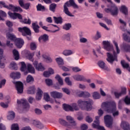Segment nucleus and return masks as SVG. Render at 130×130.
Here are the masks:
<instances>
[{"instance_id":"obj_15","label":"nucleus","mask_w":130,"mask_h":130,"mask_svg":"<svg viewBox=\"0 0 130 130\" xmlns=\"http://www.w3.org/2000/svg\"><path fill=\"white\" fill-rule=\"evenodd\" d=\"M107 60L111 64H113V62L114 61V56L109 52L107 53Z\"/></svg>"},{"instance_id":"obj_57","label":"nucleus","mask_w":130,"mask_h":130,"mask_svg":"<svg viewBox=\"0 0 130 130\" xmlns=\"http://www.w3.org/2000/svg\"><path fill=\"white\" fill-rule=\"evenodd\" d=\"M44 58L46 59V62L50 63L52 62V59L50 57L47 56H43Z\"/></svg>"},{"instance_id":"obj_38","label":"nucleus","mask_w":130,"mask_h":130,"mask_svg":"<svg viewBox=\"0 0 130 130\" xmlns=\"http://www.w3.org/2000/svg\"><path fill=\"white\" fill-rule=\"evenodd\" d=\"M72 27V24L71 23H66L64 25H63L62 28L64 30H66V31H68L71 29Z\"/></svg>"},{"instance_id":"obj_2","label":"nucleus","mask_w":130,"mask_h":130,"mask_svg":"<svg viewBox=\"0 0 130 130\" xmlns=\"http://www.w3.org/2000/svg\"><path fill=\"white\" fill-rule=\"evenodd\" d=\"M78 106L81 108V109H85L87 111H90L92 109V104H93V101L92 100H88V101H82L79 100L77 102Z\"/></svg>"},{"instance_id":"obj_53","label":"nucleus","mask_w":130,"mask_h":130,"mask_svg":"<svg viewBox=\"0 0 130 130\" xmlns=\"http://www.w3.org/2000/svg\"><path fill=\"white\" fill-rule=\"evenodd\" d=\"M20 22L24 24H28V25L31 24V20L30 19H27V18H25L23 20L20 21Z\"/></svg>"},{"instance_id":"obj_1","label":"nucleus","mask_w":130,"mask_h":130,"mask_svg":"<svg viewBox=\"0 0 130 130\" xmlns=\"http://www.w3.org/2000/svg\"><path fill=\"white\" fill-rule=\"evenodd\" d=\"M70 7H72L73 9H79V6L76 5L74 0H69V1L67 2L63 6L64 8V13L67 16H69V17H74V15L72 14L70 11H69V8Z\"/></svg>"},{"instance_id":"obj_26","label":"nucleus","mask_w":130,"mask_h":130,"mask_svg":"<svg viewBox=\"0 0 130 130\" xmlns=\"http://www.w3.org/2000/svg\"><path fill=\"white\" fill-rule=\"evenodd\" d=\"M106 13H111L112 16H114V6H112L110 8H105Z\"/></svg>"},{"instance_id":"obj_42","label":"nucleus","mask_w":130,"mask_h":130,"mask_svg":"<svg viewBox=\"0 0 130 130\" xmlns=\"http://www.w3.org/2000/svg\"><path fill=\"white\" fill-rule=\"evenodd\" d=\"M27 83H33L34 82V78L32 76L29 75L26 77Z\"/></svg>"},{"instance_id":"obj_12","label":"nucleus","mask_w":130,"mask_h":130,"mask_svg":"<svg viewBox=\"0 0 130 130\" xmlns=\"http://www.w3.org/2000/svg\"><path fill=\"white\" fill-rule=\"evenodd\" d=\"M15 45L17 46V48H22L23 45H24V40L21 38H18L15 41Z\"/></svg>"},{"instance_id":"obj_20","label":"nucleus","mask_w":130,"mask_h":130,"mask_svg":"<svg viewBox=\"0 0 130 130\" xmlns=\"http://www.w3.org/2000/svg\"><path fill=\"white\" fill-rule=\"evenodd\" d=\"M48 39H49V37L47 34H44L41 36L39 38V41H43V42H46V41H48Z\"/></svg>"},{"instance_id":"obj_41","label":"nucleus","mask_w":130,"mask_h":130,"mask_svg":"<svg viewBox=\"0 0 130 130\" xmlns=\"http://www.w3.org/2000/svg\"><path fill=\"white\" fill-rule=\"evenodd\" d=\"M7 37H8V39H10L12 41H15L17 40V38L15 35H13L12 34H9L7 35Z\"/></svg>"},{"instance_id":"obj_60","label":"nucleus","mask_w":130,"mask_h":130,"mask_svg":"<svg viewBox=\"0 0 130 130\" xmlns=\"http://www.w3.org/2000/svg\"><path fill=\"white\" fill-rule=\"evenodd\" d=\"M46 84L47 86H51L52 85V80L49 79H47L45 80Z\"/></svg>"},{"instance_id":"obj_9","label":"nucleus","mask_w":130,"mask_h":130,"mask_svg":"<svg viewBox=\"0 0 130 130\" xmlns=\"http://www.w3.org/2000/svg\"><path fill=\"white\" fill-rule=\"evenodd\" d=\"M104 48L107 51H111L113 50V46L111 44V43L108 41H104L103 42Z\"/></svg>"},{"instance_id":"obj_34","label":"nucleus","mask_w":130,"mask_h":130,"mask_svg":"<svg viewBox=\"0 0 130 130\" xmlns=\"http://www.w3.org/2000/svg\"><path fill=\"white\" fill-rule=\"evenodd\" d=\"M37 11L44 12V11H45V7L44 6H42V5H41V4H39L37 6Z\"/></svg>"},{"instance_id":"obj_10","label":"nucleus","mask_w":130,"mask_h":130,"mask_svg":"<svg viewBox=\"0 0 130 130\" xmlns=\"http://www.w3.org/2000/svg\"><path fill=\"white\" fill-rule=\"evenodd\" d=\"M50 96L54 99H60L62 97V93L56 91H53L50 92Z\"/></svg>"},{"instance_id":"obj_63","label":"nucleus","mask_w":130,"mask_h":130,"mask_svg":"<svg viewBox=\"0 0 130 130\" xmlns=\"http://www.w3.org/2000/svg\"><path fill=\"white\" fill-rule=\"evenodd\" d=\"M22 8L25 10H28L29 8H30V3L24 4Z\"/></svg>"},{"instance_id":"obj_18","label":"nucleus","mask_w":130,"mask_h":130,"mask_svg":"<svg viewBox=\"0 0 130 130\" xmlns=\"http://www.w3.org/2000/svg\"><path fill=\"white\" fill-rule=\"evenodd\" d=\"M121 127H122L123 130H130L129 123L126 121H122L121 123Z\"/></svg>"},{"instance_id":"obj_48","label":"nucleus","mask_w":130,"mask_h":130,"mask_svg":"<svg viewBox=\"0 0 130 130\" xmlns=\"http://www.w3.org/2000/svg\"><path fill=\"white\" fill-rule=\"evenodd\" d=\"M123 48L125 51H130V45L128 44H123Z\"/></svg>"},{"instance_id":"obj_31","label":"nucleus","mask_w":130,"mask_h":130,"mask_svg":"<svg viewBox=\"0 0 130 130\" xmlns=\"http://www.w3.org/2000/svg\"><path fill=\"white\" fill-rule=\"evenodd\" d=\"M27 70L28 72L31 74H35V69H34V67L30 63L27 64Z\"/></svg>"},{"instance_id":"obj_17","label":"nucleus","mask_w":130,"mask_h":130,"mask_svg":"<svg viewBox=\"0 0 130 130\" xmlns=\"http://www.w3.org/2000/svg\"><path fill=\"white\" fill-rule=\"evenodd\" d=\"M59 122L62 125H63L64 126H67V127H68V128H73V126L69 125L68 122L62 119H59Z\"/></svg>"},{"instance_id":"obj_50","label":"nucleus","mask_w":130,"mask_h":130,"mask_svg":"<svg viewBox=\"0 0 130 130\" xmlns=\"http://www.w3.org/2000/svg\"><path fill=\"white\" fill-rule=\"evenodd\" d=\"M0 5H2L3 7V8H5V9H7L8 10H10L11 7V4H10L9 6H7L6 3L3 1L0 2Z\"/></svg>"},{"instance_id":"obj_39","label":"nucleus","mask_w":130,"mask_h":130,"mask_svg":"<svg viewBox=\"0 0 130 130\" xmlns=\"http://www.w3.org/2000/svg\"><path fill=\"white\" fill-rule=\"evenodd\" d=\"M17 13H12L11 12H8V15L13 20H16L17 19Z\"/></svg>"},{"instance_id":"obj_51","label":"nucleus","mask_w":130,"mask_h":130,"mask_svg":"<svg viewBox=\"0 0 130 130\" xmlns=\"http://www.w3.org/2000/svg\"><path fill=\"white\" fill-rule=\"evenodd\" d=\"M21 67L20 68V71L21 72H25L26 71V63L25 62H21Z\"/></svg>"},{"instance_id":"obj_22","label":"nucleus","mask_w":130,"mask_h":130,"mask_svg":"<svg viewBox=\"0 0 130 130\" xmlns=\"http://www.w3.org/2000/svg\"><path fill=\"white\" fill-rule=\"evenodd\" d=\"M10 77L14 80L20 79L21 78V73L20 72H13L11 74Z\"/></svg>"},{"instance_id":"obj_13","label":"nucleus","mask_w":130,"mask_h":130,"mask_svg":"<svg viewBox=\"0 0 130 130\" xmlns=\"http://www.w3.org/2000/svg\"><path fill=\"white\" fill-rule=\"evenodd\" d=\"M17 104H22L24 108H29L30 107L29 103L26 100L21 99L20 101L17 100Z\"/></svg>"},{"instance_id":"obj_58","label":"nucleus","mask_w":130,"mask_h":130,"mask_svg":"<svg viewBox=\"0 0 130 130\" xmlns=\"http://www.w3.org/2000/svg\"><path fill=\"white\" fill-rule=\"evenodd\" d=\"M30 48L31 50H35L36 48H37L36 44H35V43H31L30 44Z\"/></svg>"},{"instance_id":"obj_7","label":"nucleus","mask_w":130,"mask_h":130,"mask_svg":"<svg viewBox=\"0 0 130 130\" xmlns=\"http://www.w3.org/2000/svg\"><path fill=\"white\" fill-rule=\"evenodd\" d=\"M18 31L22 33L23 36H27V35L28 36H31V30L26 26L22 28L19 27Z\"/></svg>"},{"instance_id":"obj_5","label":"nucleus","mask_w":130,"mask_h":130,"mask_svg":"<svg viewBox=\"0 0 130 130\" xmlns=\"http://www.w3.org/2000/svg\"><path fill=\"white\" fill-rule=\"evenodd\" d=\"M63 109L65 111H74V110H76L77 111L79 110V107H78V106L76 103L73 104L72 106L63 104Z\"/></svg>"},{"instance_id":"obj_3","label":"nucleus","mask_w":130,"mask_h":130,"mask_svg":"<svg viewBox=\"0 0 130 130\" xmlns=\"http://www.w3.org/2000/svg\"><path fill=\"white\" fill-rule=\"evenodd\" d=\"M102 107L106 108L107 112L112 113L113 116H114V102H105L102 104Z\"/></svg>"},{"instance_id":"obj_14","label":"nucleus","mask_w":130,"mask_h":130,"mask_svg":"<svg viewBox=\"0 0 130 130\" xmlns=\"http://www.w3.org/2000/svg\"><path fill=\"white\" fill-rule=\"evenodd\" d=\"M73 78L75 81H79L80 82H86V78L83 75H76L73 76Z\"/></svg>"},{"instance_id":"obj_35","label":"nucleus","mask_w":130,"mask_h":130,"mask_svg":"<svg viewBox=\"0 0 130 130\" xmlns=\"http://www.w3.org/2000/svg\"><path fill=\"white\" fill-rule=\"evenodd\" d=\"M55 79L58 81L59 85H60L61 86H62V85H63V81L59 75H57L56 76Z\"/></svg>"},{"instance_id":"obj_25","label":"nucleus","mask_w":130,"mask_h":130,"mask_svg":"<svg viewBox=\"0 0 130 130\" xmlns=\"http://www.w3.org/2000/svg\"><path fill=\"white\" fill-rule=\"evenodd\" d=\"M120 12H121L122 14L125 15V16H127V15H128V9L124 5H123L121 7Z\"/></svg>"},{"instance_id":"obj_56","label":"nucleus","mask_w":130,"mask_h":130,"mask_svg":"<svg viewBox=\"0 0 130 130\" xmlns=\"http://www.w3.org/2000/svg\"><path fill=\"white\" fill-rule=\"evenodd\" d=\"M19 125L17 124H13L11 126V130H19Z\"/></svg>"},{"instance_id":"obj_27","label":"nucleus","mask_w":130,"mask_h":130,"mask_svg":"<svg viewBox=\"0 0 130 130\" xmlns=\"http://www.w3.org/2000/svg\"><path fill=\"white\" fill-rule=\"evenodd\" d=\"M13 54L14 55L15 60H18L20 58V54H19V51L16 49H13L12 51Z\"/></svg>"},{"instance_id":"obj_49","label":"nucleus","mask_w":130,"mask_h":130,"mask_svg":"<svg viewBox=\"0 0 130 130\" xmlns=\"http://www.w3.org/2000/svg\"><path fill=\"white\" fill-rule=\"evenodd\" d=\"M55 60L59 66H61L63 64V60L62 59V58H56Z\"/></svg>"},{"instance_id":"obj_62","label":"nucleus","mask_w":130,"mask_h":130,"mask_svg":"<svg viewBox=\"0 0 130 130\" xmlns=\"http://www.w3.org/2000/svg\"><path fill=\"white\" fill-rule=\"evenodd\" d=\"M125 103L126 104V105H129L130 104V98H128V96H126L125 98V99L124 100Z\"/></svg>"},{"instance_id":"obj_4","label":"nucleus","mask_w":130,"mask_h":130,"mask_svg":"<svg viewBox=\"0 0 130 130\" xmlns=\"http://www.w3.org/2000/svg\"><path fill=\"white\" fill-rule=\"evenodd\" d=\"M99 119H100V116H95V120L92 124V127L99 130H106L104 126H100V121Z\"/></svg>"},{"instance_id":"obj_52","label":"nucleus","mask_w":130,"mask_h":130,"mask_svg":"<svg viewBox=\"0 0 130 130\" xmlns=\"http://www.w3.org/2000/svg\"><path fill=\"white\" fill-rule=\"evenodd\" d=\"M93 97L94 99H100L101 96L100 95V93L97 92H94L93 93Z\"/></svg>"},{"instance_id":"obj_6","label":"nucleus","mask_w":130,"mask_h":130,"mask_svg":"<svg viewBox=\"0 0 130 130\" xmlns=\"http://www.w3.org/2000/svg\"><path fill=\"white\" fill-rule=\"evenodd\" d=\"M104 121L107 127L109 128H112V122L113 120L112 119V117L109 115H106L104 116Z\"/></svg>"},{"instance_id":"obj_11","label":"nucleus","mask_w":130,"mask_h":130,"mask_svg":"<svg viewBox=\"0 0 130 130\" xmlns=\"http://www.w3.org/2000/svg\"><path fill=\"white\" fill-rule=\"evenodd\" d=\"M33 64L37 71L43 72V71L45 70V68L42 66V64L41 63L38 64V61H37L34 62Z\"/></svg>"},{"instance_id":"obj_29","label":"nucleus","mask_w":130,"mask_h":130,"mask_svg":"<svg viewBox=\"0 0 130 130\" xmlns=\"http://www.w3.org/2000/svg\"><path fill=\"white\" fill-rule=\"evenodd\" d=\"M98 64L101 69H103V70H105L106 71H107V70H108V68L105 66V62H104V61H99L98 62Z\"/></svg>"},{"instance_id":"obj_21","label":"nucleus","mask_w":130,"mask_h":130,"mask_svg":"<svg viewBox=\"0 0 130 130\" xmlns=\"http://www.w3.org/2000/svg\"><path fill=\"white\" fill-rule=\"evenodd\" d=\"M42 94H43V91L40 88H38V91L36 96V100L38 101L40 100L41 98H42Z\"/></svg>"},{"instance_id":"obj_61","label":"nucleus","mask_w":130,"mask_h":130,"mask_svg":"<svg viewBox=\"0 0 130 130\" xmlns=\"http://www.w3.org/2000/svg\"><path fill=\"white\" fill-rule=\"evenodd\" d=\"M65 82L68 86H72V81L70 80V77H66L65 78Z\"/></svg>"},{"instance_id":"obj_54","label":"nucleus","mask_w":130,"mask_h":130,"mask_svg":"<svg viewBox=\"0 0 130 130\" xmlns=\"http://www.w3.org/2000/svg\"><path fill=\"white\" fill-rule=\"evenodd\" d=\"M114 96L116 99H119L120 97H121L122 94H121V92H114Z\"/></svg>"},{"instance_id":"obj_64","label":"nucleus","mask_w":130,"mask_h":130,"mask_svg":"<svg viewBox=\"0 0 130 130\" xmlns=\"http://www.w3.org/2000/svg\"><path fill=\"white\" fill-rule=\"evenodd\" d=\"M81 129L82 130L88 129V125H86L85 124H83L81 126Z\"/></svg>"},{"instance_id":"obj_55","label":"nucleus","mask_w":130,"mask_h":130,"mask_svg":"<svg viewBox=\"0 0 130 130\" xmlns=\"http://www.w3.org/2000/svg\"><path fill=\"white\" fill-rule=\"evenodd\" d=\"M6 58H5V57L0 58V68L1 69H4L5 68V63H4L3 62H2V60H5Z\"/></svg>"},{"instance_id":"obj_8","label":"nucleus","mask_w":130,"mask_h":130,"mask_svg":"<svg viewBox=\"0 0 130 130\" xmlns=\"http://www.w3.org/2000/svg\"><path fill=\"white\" fill-rule=\"evenodd\" d=\"M15 87L18 94H22L24 91V84L21 81L15 82Z\"/></svg>"},{"instance_id":"obj_40","label":"nucleus","mask_w":130,"mask_h":130,"mask_svg":"<svg viewBox=\"0 0 130 130\" xmlns=\"http://www.w3.org/2000/svg\"><path fill=\"white\" fill-rule=\"evenodd\" d=\"M62 53L65 56H69V55H71L73 53V51L71 50H65L63 51Z\"/></svg>"},{"instance_id":"obj_59","label":"nucleus","mask_w":130,"mask_h":130,"mask_svg":"<svg viewBox=\"0 0 130 130\" xmlns=\"http://www.w3.org/2000/svg\"><path fill=\"white\" fill-rule=\"evenodd\" d=\"M85 120L88 123H91V122H92V121H93V118H92V117H90V116H87L85 118Z\"/></svg>"},{"instance_id":"obj_45","label":"nucleus","mask_w":130,"mask_h":130,"mask_svg":"<svg viewBox=\"0 0 130 130\" xmlns=\"http://www.w3.org/2000/svg\"><path fill=\"white\" fill-rule=\"evenodd\" d=\"M10 69L12 70H18V66H17V63L15 62H12L10 64Z\"/></svg>"},{"instance_id":"obj_28","label":"nucleus","mask_w":130,"mask_h":130,"mask_svg":"<svg viewBox=\"0 0 130 130\" xmlns=\"http://www.w3.org/2000/svg\"><path fill=\"white\" fill-rule=\"evenodd\" d=\"M53 18L55 24H62V17L53 16Z\"/></svg>"},{"instance_id":"obj_37","label":"nucleus","mask_w":130,"mask_h":130,"mask_svg":"<svg viewBox=\"0 0 130 130\" xmlns=\"http://www.w3.org/2000/svg\"><path fill=\"white\" fill-rule=\"evenodd\" d=\"M27 94H35V87H29L27 90Z\"/></svg>"},{"instance_id":"obj_36","label":"nucleus","mask_w":130,"mask_h":130,"mask_svg":"<svg viewBox=\"0 0 130 130\" xmlns=\"http://www.w3.org/2000/svg\"><path fill=\"white\" fill-rule=\"evenodd\" d=\"M63 39L64 40H67V41H71V34L68 33L66 34L63 35L62 36Z\"/></svg>"},{"instance_id":"obj_19","label":"nucleus","mask_w":130,"mask_h":130,"mask_svg":"<svg viewBox=\"0 0 130 130\" xmlns=\"http://www.w3.org/2000/svg\"><path fill=\"white\" fill-rule=\"evenodd\" d=\"M32 28L35 33L38 34L39 32H40V30H39L40 26H39V25H38L36 22H34L32 23Z\"/></svg>"},{"instance_id":"obj_47","label":"nucleus","mask_w":130,"mask_h":130,"mask_svg":"<svg viewBox=\"0 0 130 130\" xmlns=\"http://www.w3.org/2000/svg\"><path fill=\"white\" fill-rule=\"evenodd\" d=\"M121 94L123 96V95H126L127 89L126 87L124 86H122L121 87V92H120Z\"/></svg>"},{"instance_id":"obj_30","label":"nucleus","mask_w":130,"mask_h":130,"mask_svg":"<svg viewBox=\"0 0 130 130\" xmlns=\"http://www.w3.org/2000/svg\"><path fill=\"white\" fill-rule=\"evenodd\" d=\"M9 115L7 116V118L9 120H13L15 118V114L14 111H9L8 112Z\"/></svg>"},{"instance_id":"obj_32","label":"nucleus","mask_w":130,"mask_h":130,"mask_svg":"<svg viewBox=\"0 0 130 130\" xmlns=\"http://www.w3.org/2000/svg\"><path fill=\"white\" fill-rule=\"evenodd\" d=\"M33 124L37 127L38 128H40V129L43 128V124L38 121H34Z\"/></svg>"},{"instance_id":"obj_44","label":"nucleus","mask_w":130,"mask_h":130,"mask_svg":"<svg viewBox=\"0 0 130 130\" xmlns=\"http://www.w3.org/2000/svg\"><path fill=\"white\" fill-rule=\"evenodd\" d=\"M55 9H56V4L53 3L50 5L49 10L51 11V12H55Z\"/></svg>"},{"instance_id":"obj_24","label":"nucleus","mask_w":130,"mask_h":130,"mask_svg":"<svg viewBox=\"0 0 130 130\" xmlns=\"http://www.w3.org/2000/svg\"><path fill=\"white\" fill-rule=\"evenodd\" d=\"M67 120L69 121V122H71V123H73L72 125V128H74V126H76L77 125V124L76 123V122L74 121V118L72 117V116H67Z\"/></svg>"},{"instance_id":"obj_33","label":"nucleus","mask_w":130,"mask_h":130,"mask_svg":"<svg viewBox=\"0 0 130 130\" xmlns=\"http://www.w3.org/2000/svg\"><path fill=\"white\" fill-rule=\"evenodd\" d=\"M121 64L123 69H125L126 70H129V64L126 63L124 60L121 61Z\"/></svg>"},{"instance_id":"obj_43","label":"nucleus","mask_w":130,"mask_h":130,"mask_svg":"<svg viewBox=\"0 0 130 130\" xmlns=\"http://www.w3.org/2000/svg\"><path fill=\"white\" fill-rule=\"evenodd\" d=\"M123 38L124 41H126V42H128V43H130V37L128 36L126 34H123Z\"/></svg>"},{"instance_id":"obj_46","label":"nucleus","mask_w":130,"mask_h":130,"mask_svg":"<svg viewBox=\"0 0 130 130\" xmlns=\"http://www.w3.org/2000/svg\"><path fill=\"white\" fill-rule=\"evenodd\" d=\"M44 99L46 101V102H49V101H50V96H49V94L47 93H44Z\"/></svg>"},{"instance_id":"obj_16","label":"nucleus","mask_w":130,"mask_h":130,"mask_svg":"<svg viewBox=\"0 0 130 130\" xmlns=\"http://www.w3.org/2000/svg\"><path fill=\"white\" fill-rule=\"evenodd\" d=\"M53 74H54L53 69L49 68L48 71H45L43 75L46 78H49V77H50V75H53Z\"/></svg>"},{"instance_id":"obj_23","label":"nucleus","mask_w":130,"mask_h":130,"mask_svg":"<svg viewBox=\"0 0 130 130\" xmlns=\"http://www.w3.org/2000/svg\"><path fill=\"white\" fill-rule=\"evenodd\" d=\"M13 12H23V10L20 7H15L14 5L10 4V9Z\"/></svg>"}]
</instances>
